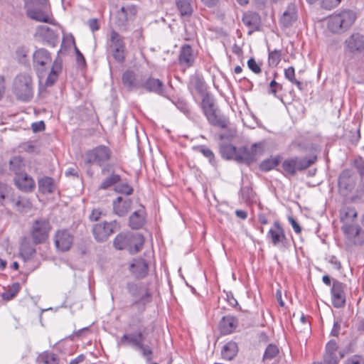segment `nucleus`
I'll return each instance as SVG.
<instances>
[{
  "instance_id": "1",
  "label": "nucleus",
  "mask_w": 364,
  "mask_h": 364,
  "mask_svg": "<svg viewBox=\"0 0 364 364\" xmlns=\"http://www.w3.org/2000/svg\"><path fill=\"white\" fill-rule=\"evenodd\" d=\"M357 216V212L353 208L346 207L340 211L341 230L346 242L350 245L360 246L364 245V230L358 224Z\"/></svg>"
},
{
  "instance_id": "2",
  "label": "nucleus",
  "mask_w": 364,
  "mask_h": 364,
  "mask_svg": "<svg viewBox=\"0 0 364 364\" xmlns=\"http://www.w3.org/2000/svg\"><path fill=\"white\" fill-rule=\"evenodd\" d=\"M12 92L18 100L30 101L34 93L31 75L28 73H20L16 75L13 80Z\"/></svg>"
},
{
  "instance_id": "3",
  "label": "nucleus",
  "mask_w": 364,
  "mask_h": 364,
  "mask_svg": "<svg viewBox=\"0 0 364 364\" xmlns=\"http://www.w3.org/2000/svg\"><path fill=\"white\" fill-rule=\"evenodd\" d=\"M356 18V14L348 9L334 13L328 18L327 28L333 33H343L352 26Z\"/></svg>"
},
{
  "instance_id": "4",
  "label": "nucleus",
  "mask_w": 364,
  "mask_h": 364,
  "mask_svg": "<svg viewBox=\"0 0 364 364\" xmlns=\"http://www.w3.org/2000/svg\"><path fill=\"white\" fill-rule=\"evenodd\" d=\"M30 5L26 3L27 16L39 22L54 24V20L49 11L48 0H31Z\"/></svg>"
},
{
  "instance_id": "5",
  "label": "nucleus",
  "mask_w": 364,
  "mask_h": 364,
  "mask_svg": "<svg viewBox=\"0 0 364 364\" xmlns=\"http://www.w3.org/2000/svg\"><path fill=\"white\" fill-rule=\"evenodd\" d=\"M144 240L140 235L132 233H119L114 238L113 245L116 249L127 250L131 254L139 252L143 246Z\"/></svg>"
},
{
  "instance_id": "6",
  "label": "nucleus",
  "mask_w": 364,
  "mask_h": 364,
  "mask_svg": "<svg viewBox=\"0 0 364 364\" xmlns=\"http://www.w3.org/2000/svg\"><path fill=\"white\" fill-rule=\"evenodd\" d=\"M107 51L117 62L124 61L126 47L124 38L114 30L110 31L107 38Z\"/></svg>"
},
{
  "instance_id": "7",
  "label": "nucleus",
  "mask_w": 364,
  "mask_h": 364,
  "mask_svg": "<svg viewBox=\"0 0 364 364\" xmlns=\"http://www.w3.org/2000/svg\"><path fill=\"white\" fill-rule=\"evenodd\" d=\"M316 157L310 159L291 157L285 159L282 167L286 174L294 176L297 171H302L311 166L316 161Z\"/></svg>"
},
{
  "instance_id": "8",
  "label": "nucleus",
  "mask_w": 364,
  "mask_h": 364,
  "mask_svg": "<svg viewBox=\"0 0 364 364\" xmlns=\"http://www.w3.org/2000/svg\"><path fill=\"white\" fill-rule=\"evenodd\" d=\"M112 156V151L108 146H98L85 154V162L88 164H97L100 166L108 161Z\"/></svg>"
},
{
  "instance_id": "9",
  "label": "nucleus",
  "mask_w": 364,
  "mask_h": 364,
  "mask_svg": "<svg viewBox=\"0 0 364 364\" xmlns=\"http://www.w3.org/2000/svg\"><path fill=\"white\" fill-rule=\"evenodd\" d=\"M50 228L48 220L39 219L34 221L31 230L33 243L37 245L45 242L48 238Z\"/></svg>"
},
{
  "instance_id": "10",
  "label": "nucleus",
  "mask_w": 364,
  "mask_h": 364,
  "mask_svg": "<svg viewBox=\"0 0 364 364\" xmlns=\"http://www.w3.org/2000/svg\"><path fill=\"white\" fill-rule=\"evenodd\" d=\"M356 177L355 174L348 169L341 172L338 178V187L341 194L347 196L355 188Z\"/></svg>"
},
{
  "instance_id": "11",
  "label": "nucleus",
  "mask_w": 364,
  "mask_h": 364,
  "mask_svg": "<svg viewBox=\"0 0 364 364\" xmlns=\"http://www.w3.org/2000/svg\"><path fill=\"white\" fill-rule=\"evenodd\" d=\"M260 146L257 144H252L250 148L241 147L237 149L235 161L239 163L250 164L257 159L260 154Z\"/></svg>"
},
{
  "instance_id": "12",
  "label": "nucleus",
  "mask_w": 364,
  "mask_h": 364,
  "mask_svg": "<svg viewBox=\"0 0 364 364\" xmlns=\"http://www.w3.org/2000/svg\"><path fill=\"white\" fill-rule=\"evenodd\" d=\"M141 88L146 92H153L160 96H166V87L164 82L158 78L151 76H143Z\"/></svg>"
},
{
  "instance_id": "13",
  "label": "nucleus",
  "mask_w": 364,
  "mask_h": 364,
  "mask_svg": "<svg viewBox=\"0 0 364 364\" xmlns=\"http://www.w3.org/2000/svg\"><path fill=\"white\" fill-rule=\"evenodd\" d=\"M345 52L351 54L360 53L364 50V36L353 33L344 41Z\"/></svg>"
},
{
  "instance_id": "14",
  "label": "nucleus",
  "mask_w": 364,
  "mask_h": 364,
  "mask_svg": "<svg viewBox=\"0 0 364 364\" xmlns=\"http://www.w3.org/2000/svg\"><path fill=\"white\" fill-rule=\"evenodd\" d=\"M117 225V223L116 221L109 223L104 222L95 225L92 229V233L95 240L98 242L107 240L114 232Z\"/></svg>"
},
{
  "instance_id": "15",
  "label": "nucleus",
  "mask_w": 364,
  "mask_h": 364,
  "mask_svg": "<svg viewBox=\"0 0 364 364\" xmlns=\"http://www.w3.org/2000/svg\"><path fill=\"white\" fill-rule=\"evenodd\" d=\"M54 243L58 251L67 252L73 245V236L67 230H58L54 236Z\"/></svg>"
},
{
  "instance_id": "16",
  "label": "nucleus",
  "mask_w": 364,
  "mask_h": 364,
  "mask_svg": "<svg viewBox=\"0 0 364 364\" xmlns=\"http://www.w3.org/2000/svg\"><path fill=\"white\" fill-rule=\"evenodd\" d=\"M136 12V8L133 5L122 6L115 15V23L119 27L125 26L129 21L134 18Z\"/></svg>"
},
{
  "instance_id": "17",
  "label": "nucleus",
  "mask_w": 364,
  "mask_h": 364,
  "mask_svg": "<svg viewBox=\"0 0 364 364\" xmlns=\"http://www.w3.org/2000/svg\"><path fill=\"white\" fill-rule=\"evenodd\" d=\"M36 36L53 47H55L58 43V33L47 26H38L36 28Z\"/></svg>"
},
{
  "instance_id": "18",
  "label": "nucleus",
  "mask_w": 364,
  "mask_h": 364,
  "mask_svg": "<svg viewBox=\"0 0 364 364\" xmlns=\"http://www.w3.org/2000/svg\"><path fill=\"white\" fill-rule=\"evenodd\" d=\"M50 53L45 48L36 50L33 54V65L37 72L44 70L45 66L51 62Z\"/></svg>"
},
{
  "instance_id": "19",
  "label": "nucleus",
  "mask_w": 364,
  "mask_h": 364,
  "mask_svg": "<svg viewBox=\"0 0 364 364\" xmlns=\"http://www.w3.org/2000/svg\"><path fill=\"white\" fill-rule=\"evenodd\" d=\"M203 114L206 117L208 122L213 126L225 129L228 125V118L221 114L216 107L207 110Z\"/></svg>"
},
{
  "instance_id": "20",
  "label": "nucleus",
  "mask_w": 364,
  "mask_h": 364,
  "mask_svg": "<svg viewBox=\"0 0 364 364\" xmlns=\"http://www.w3.org/2000/svg\"><path fill=\"white\" fill-rule=\"evenodd\" d=\"M203 114L206 117L208 122L213 126L225 129L228 125V118L221 114L216 107L207 110Z\"/></svg>"
},
{
  "instance_id": "21",
  "label": "nucleus",
  "mask_w": 364,
  "mask_h": 364,
  "mask_svg": "<svg viewBox=\"0 0 364 364\" xmlns=\"http://www.w3.org/2000/svg\"><path fill=\"white\" fill-rule=\"evenodd\" d=\"M345 285L338 282L333 281L331 288L332 303L336 308H341L345 305L346 296L344 293Z\"/></svg>"
},
{
  "instance_id": "22",
  "label": "nucleus",
  "mask_w": 364,
  "mask_h": 364,
  "mask_svg": "<svg viewBox=\"0 0 364 364\" xmlns=\"http://www.w3.org/2000/svg\"><path fill=\"white\" fill-rule=\"evenodd\" d=\"M132 201L130 198L118 196L112 202L113 212L119 217L127 215L131 209Z\"/></svg>"
},
{
  "instance_id": "23",
  "label": "nucleus",
  "mask_w": 364,
  "mask_h": 364,
  "mask_svg": "<svg viewBox=\"0 0 364 364\" xmlns=\"http://www.w3.org/2000/svg\"><path fill=\"white\" fill-rule=\"evenodd\" d=\"M16 187L23 192H31L35 188V181L26 173H16L14 178Z\"/></svg>"
},
{
  "instance_id": "24",
  "label": "nucleus",
  "mask_w": 364,
  "mask_h": 364,
  "mask_svg": "<svg viewBox=\"0 0 364 364\" xmlns=\"http://www.w3.org/2000/svg\"><path fill=\"white\" fill-rule=\"evenodd\" d=\"M143 342L144 336L142 332L139 331L137 333L124 334L118 342V346H131L137 349L142 347Z\"/></svg>"
},
{
  "instance_id": "25",
  "label": "nucleus",
  "mask_w": 364,
  "mask_h": 364,
  "mask_svg": "<svg viewBox=\"0 0 364 364\" xmlns=\"http://www.w3.org/2000/svg\"><path fill=\"white\" fill-rule=\"evenodd\" d=\"M178 61L180 65L185 68L193 66L195 61V55L190 45L185 44L181 47Z\"/></svg>"
},
{
  "instance_id": "26",
  "label": "nucleus",
  "mask_w": 364,
  "mask_h": 364,
  "mask_svg": "<svg viewBox=\"0 0 364 364\" xmlns=\"http://www.w3.org/2000/svg\"><path fill=\"white\" fill-rule=\"evenodd\" d=\"M242 22L248 28L249 35H251L255 31H258L261 26V20L259 14L251 11L244 14Z\"/></svg>"
},
{
  "instance_id": "27",
  "label": "nucleus",
  "mask_w": 364,
  "mask_h": 364,
  "mask_svg": "<svg viewBox=\"0 0 364 364\" xmlns=\"http://www.w3.org/2000/svg\"><path fill=\"white\" fill-rule=\"evenodd\" d=\"M129 271L136 278H143L148 272V264L144 259H134L129 265Z\"/></svg>"
},
{
  "instance_id": "28",
  "label": "nucleus",
  "mask_w": 364,
  "mask_h": 364,
  "mask_svg": "<svg viewBox=\"0 0 364 364\" xmlns=\"http://www.w3.org/2000/svg\"><path fill=\"white\" fill-rule=\"evenodd\" d=\"M143 76H136L135 73L130 70L125 71L122 77V82L129 90L141 88V83Z\"/></svg>"
},
{
  "instance_id": "29",
  "label": "nucleus",
  "mask_w": 364,
  "mask_h": 364,
  "mask_svg": "<svg viewBox=\"0 0 364 364\" xmlns=\"http://www.w3.org/2000/svg\"><path fill=\"white\" fill-rule=\"evenodd\" d=\"M267 236L271 239L272 242L275 246L278 245L286 239L284 230L279 222L274 223V227L269 230Z\"/></svg>"
},
{
  "instance_id": "30",
  "label": "nucleus",
  "mask_w": 364,
  "mask_h": 364,
  "mask_svg": "<svg viewBox=\"0 0 364 364\" xmlns=\"http://www.w3.org/2000/svg\"><path fill=\"white\" fill-rule=\"evenodd\" d=\"M237 326V320L231 316H223L219 323V328L223 334L232 333Z\"/></svg>"
},
{
  "instance_id": "31",
  "label": "nucleus",
  "mask_w": 364,
  "mask_h": 364,
  "mask_svg": "<svg viewBox=\"0 0 364 364\" xmlns=\"http://www.w3.org/2000/svg\"><path fill=\"white\" fill-rule=\"evenodd\" d=\"M145 221V210L141 206L139 210L134 211L129 217V226L132 229H139Z\"/></svg>"
},
{
  "instance_id": "32",
  "label": "nucleus",
  "mask_w": 364,
  "mask_h": 364,
  "mask_svg": "<svg viewBox=\"0 0 364 364\" xmlns=\"http://www.w3.org/2000/svg\"><path fill=\"white\" fill-rule=\"evenodd\" d=\"M36 253V249L31 245L29 239L23 237L20 246V256L24 260L30 259Z\"/></svg>"
},
{
  "instance_id": "33",
  "label": "nucleus",
  "mask_w": 364,
  "mask_h": 364,
  "mask_svg": "<svg viewBox=\"0 0 364 364\" xmlns=\"http://www.w3.org/2000/svg\"><path fill=\"white\" fill-rule=\"evenodd\" d=\"M238 352V347L235 342L227 343L221 350V355L223 359L230 360L234 358Z\"/></svg>"
},
{
  "instance_id": "34",
  "label": "nucleus",
  "mask_w": 364,
  "mask_h": 364,
  "mask_svg": "<svg viewBox=\"0 0 364 364\" xmlns=\"http://www.w3.org/2000/svg\"><path fill=\"white\" fill-rule=\"evenodd\" d=\"M62 70V63L60 60H55L52 65L50 72L46 79V85L51 86L57 80L58 75Z\"/></svg>"
},
{
  "instance_id": "35",
  "label": "nucleus",
  "mask_w": 364,
  "mask_h": 364,
  "mask_svg": "<svg viewBox=\"0 0 364 364\" xmlns=\"http://www.w3.org/2000/svg\"><path fill=\"white\" fill-rule=\"evenodd\" d=\"M38 189L42 193H50L53 191V180L50 177L45 176L38 180Z\"/></svg>"
},
{
  "instance_id": "36",
  "label": "nucleus",
  "mask_w": 364,
  "mask_h": 364,
  "mask_svg": "<svg viewBox=\"0 0 364 364\" xmlns=\"http://www.w3.org/2000/svg\"><path fill=\"white\" fill-rule=\"evenodd\" d=\"M237 149L230 144H223L220 145V151L221 156L226 159L235 160Z\"/></svg>"
},
{
  "instance_id": "37",
  "label": "nucleus",
  "mask_w": 364,
  "mask_h": 364,
  "mask_svg": "<svg viewBox=\"0 0 364 364\" xmlns=\"http://www.w3.org/2000/svg\"><path fill=\"white\" fill-rule=\"evenodd\" d=\"M37 360L39 363L43 364H59V360L53 353L51 352H43L38 355Z\"/></svg>"
},
{
  "instance_id": "38",
  "label": "nucleus",
  "mask_w": 364,
  "mask_h": 364,
  "mask_svg": "<svg viewBox=\"0 0 364 364\" xmlns=\"http://www.w3.org/2000/svg\"><path fill=\"white\" fill-rule=\"evenodd\" d=\"M120 181L121 176L119 174L112 173L102 181L100 185V188L103 190L108 189L111 186L116 185Z\"/></svg>"
},
{
  "instance_id": "39",
  "label": "nucleus",
  "mask_w": 364,
  "mask_h": 364,
  "mask_svg": "<svg viewBox=\"0 0 364 364\" xmlns=\"http://www.w3.org/2000/svg\"><path fill=\"white\" fill-rule=\"evenodd\" d=\"M296 20V14L294 9H289L284 11L281 18V23L285 27L290 26Z\"/></svg>"
},
{
  "instance_id": "40",
  "label": "nucleus",
  "mask_w": 364,
  "mask_h": 364,
  "mask_svg": "<svg viewBox=\"0 0 364 364\" xmlns=\"http://www.w3.org/2000/svg\"><path fill=\"white\" fill-rule=\"evenodd\" d=\"M176 5L181 16H188L191 15L193 10L188 0H177Z\"/></svg>"
},
{
  "instance_id": "41",
  "label": "nucleus",
  "mask_w": 364,
  "mask_h": 364,
  "mask_svg": "<svg viewBox=\"0 0 364 364\" xmlns=\"http://www.w3.org/2000/svg\"><path fill=\"white\" fill-rule=\"evenodd\" d=\"M280 162L279 157L269 158L264 160L259 166L262 171H269L274 168Z\"/></svg>"
},
{
  "instance_id": "42",
  "label": "nucleus",
  "mask_w": 364,
  "mask_h": 364,
  "mask_svg": "<svg viewBox=\"0 0 364 364\" xmlns=\"http://www.w3.org/2000/svg\"><path fill=\"white\" fill-rule=\"evenodd\" d=\"M28 49L25 46L17 48L15 55L17 61L21 64H26L28 63Z\"/></svg>"
},
{
  "instance_id": "43",
  "label": "nucleus",
  "mask_w": 364,
  "mask_h": 364,
  "mask_svg": "<svg viewBox=\"0 0 364 364\" xmlns=\"http://www.w3.org/2000/svg\"><path fill=\"white\" fill-rule=\"evenodd\" d=\"M215 107H216V105L213 97L211 95L206 93L203 97V100L201 102V107L203 109V112H205L208 109H211Z\"/></svg>"
},
{
  "instance_id": "44",
  "label": "nucleus",
  "mask_w": 364,
  "mask_h": 364,
  "mask_svg": "<svg viewBox=\"0 0 364 364\" xmlns=\"http://www.w3.org/2000/svg\"><path fill=\"white\" fill-rule=\"evenodd\" d=\"M279 352V348L276 345L269 344L264 351L263 360H270L275 358L278 355Z\"/></svg>"
},
{
  "instance_id": "45",
  "label": "nucleus",
  "mask_w": 364,
  "mask_h": 364,
  "mask_svg": "<svg viewBox=\"0 0 364 364\" xmlns=\"http://www.w3.org/2000/svg\"><path fill=\"white\" fill-rule=\"evenodd\" d=\"M284 76L291 83L296 85V87L301 90V82L295 78V70L294 67L291 66L284 70Z\"/></svg>"
},
{
  "instance_id": "46",
  "label": "nucleus",
  "mask_w": 364,
  "mask_h": 364,
  "mask_svg": "<svg viewBox=\"0 0 364 364\" xmlns=\"http://www.w3.org/2000/svg\"><path fill=\"white\" fill-rule=\"evenodd\" d=\"M14 206L18 211L22 212L25 209H29L31 208V203L29 200L23 197H18L16 200H13Z\"/></svg>"
},
{
  "instance_id": "47",
  "label": "nucleus",
  "mask_w": 364,
  "mask_h": 364,
  "mask_svg": "<svg viewBox=\"0 0 364 364\" xmlns=\"http://www.w3.org/2000/svg\"><path fill=\"white\" fill-rule=\"evenodd\" d=\"M20 290L18 283H15L12 287L2 294V298L5 300H11L14 298Z\"/></svg>"
},
{
  "instance_id": "48",
  "label": "nucleus",
  "mask_w": 364,
  "mask_h": 364,
  "mask_svg": "<svg viewBox=\"0 0 364 364\" xmlns=\"http://www.w3.org/2000/svg\"><path fill=\"white\" fill-rule=\"evenodd\" d=\"M281 50H274L273 51L269 52L268 63L271 66H277L281 60Z\"/></svg>"
},
{
  "instance_id": "49",
  "label": "nucleus",
  "mask_w": 364,
  "mask_h": 364,
  "mask_svg": "<svg viewBox=\"0 0 364 364\" xmlns=\"http://www.w3.org/2000/svg\"><path fill=\"white\" fill-rule=\"evenodd\" d=\"M114 191L117 193L129 196L133 193V188L127 183H121L115 186Z\"/></svg>"
},
{
  "instance_id": "50",
  "label": "nucleus",
  "mask_w": 364,
  "mask_h": 364,
  "mask_svg": "<svg viewBox=\"0 0 364 364\" xmlns=\"http://www.w3.org/2000/svg\"><path fill=\"white\" fill-rule=\"evenodd\" d=\"M247 66L254 73L259 74L262 72L259 65L255 61L253 58H251L247 61Z\"/></svg>"
},
{
  "instance_id": "51",
  "label": "nucleus",
  "mask_w": 364,
  "mask_h": 364,
  "mask_svg": "<svg viewBox=\"0 0 364 364\" xmlns=\"http://www.w3.org/2000/svg\"><path fill=\"white\" fill-rule=\"evenodd\" d=\"M341 0H321V6L325 9H331L337 6Z\"/></svg>"
},
{
  "instance_id": "52",
  "label": "nucleus",
  "mask_w": 364,
  "mask_h": 364,
  "mask_svg": "<svg viewBox=\"0 0 364 364\" xmlns=\"http://www.w3.org/2000/svg\"><path fill=\"white\" fill-rule=\"evenodd\" d=\"M9 192V187L4 183H0V205H4V200Z\"/></svg>"
},
{
  "instance_id": "53",
  "label": "nucleus",
  "mask_w": 364,
  "mask_h": 364,
  "mask_svg": "<svg viewBox=\"0 0 364 364\" xmlns=\"http://www.w3.org/2000/svg\"><path fill=\"white\" fill-rule=\"evenodd\" d=\"M324 364H338V358L336 354L325 353L323 356Z\"/></svg>"
},
{
  "instance_id": "54",
  "label": "nucleus",
  "mask_w": 364,
  "mask_h": 364,
  "mask_svg": "<svg viewBox=\"0 0 364 364\" xmlns=\"http://www.w3.org/2000/svg\"><path fill=\"white\" fill-rule=\"evenodd\" d=\"M198 150L204 156L209 159L210 162H211L214 159V154L210 149L206 148L204 146H201L198 148Z\"/></svg>"
},
{
  "instance_id": "55",
  "label": "nucleus",
  "mask_w": 364,
  "mask_h": 364,
  "mask_svg": "<svg viewBox=\"0 0 364 364\" xmlns=\"http://www.w3.org/2000/svg\"><path fill=\"white\" fill-rule=\"evenodd\" d=\"M240 193L244 200H248L252 198V191L248 186H244L241 188Z\"/></svg>"
},
{
  "instance_id": "56",
  "label": "nucleus",
  "mask_w": 364,
  "mask_h": 364,
  "mask_svg": "<svg viewBox=\"0 0 364 364\" xmlns=\"http://www.w3.org/2000/svg\"><path fill=\"white\" fill-rule=\"evenodd\" d=\"M338 349L337 344L335 341H329L326 346V353L336 354Z\"/></svg>"
},
{
  "instance_id": "57",
  "label": "nucleus",
  "mask_w": 364,
  "mask_h": 364,
  "mask_svg": "<svg viewBox=\"0 0 364 364\" xmlns=\"http://www.w3.org/2000/svg\"><path fill=\"white\" fill-rule=\"evenodd\" d=\"M269 87L270 89L269 92L275 97L277 96V90H281L282 88V85L277 83L274 80L271 81Z\"/></svg>"
},
{
  "instance_id": "58",
  "label": "nucleus",
  "mask_w": 364,
  "mask_h": 364,
  "mask_svg": "<svg viewBox=\"0 0 364 364\" xmlns=\"http://www.w3.org/2000/svg\"><path fill=\"white\" fill-rule=\"evenodd\" d=\"M137 349L141 350L143 355L146 358L147 360H151V355H152V350L149 346H146L144 344V342L142 343V347L138 348Z\"/></svg>"
},
{
  "instance_id": "59",
  "label": "nucleus",
  "mask_w": 364,
  "mask_h": 364,
  "mask_svg": "<svg viewBox=\"0 0 364 364\" xmlns=\"http://www.w3.org/2000/svg\"><path fill=\"white\" fill-rule=\"evenodd\" d=\"M31 128L34 132H41L45 129V124L43 121L34 122L31 124Z\"/></svg>"
},
{
  "instance_id": "60",
  "label": "nucleus",
  "mask_w": 364,
  "mask_h": 364,
  "mask_svg": "<svg viewBox=\"0 0 364 364\" xmlns=\"http://www.w3.org/2000/svg\"><path fill=\"white\" fill-rule=\"evenodd\" d=\"M355 164L360 175L364 176V160L362 159L356 160Z\"/></svg>"
},
{
  "instance_id": "61",
  "label": "nucleus",
  "mask_w": 364,
  "mask_h": 364,
  "mask_svg": "<svg viewBox=\"0 0 364 364\" xmlns=\"http://www.w3.org/2000/svg\"><path fill=\"white\" fill-rule=\"evenodd\" d=\"M289 221L292 226L294 232L297 234H299L301 232V228L299 224L296 222V220L292 217L289 218Z\"/></svg>"
},
{
  "instance_id": "62",
  "label": "nucleus",
  "mask_w": 364,
  "mask_h": 364,
  "mask_svg": "<svg viewBox=\"0 0 364 364\" xmlns=\"http://www.w3.org/2000/svg\"><path fill=\"white\" fill-rule=\"evenodd\" d=\"M88 26L92 32L98 31L100 28L97 20L96 18H92V19L89 20Z\"/></svg>"
},
{
  "instance_id": "63",
  "label": "nucleus",
  "mask_w": 364,
  "mask_h": 364,
  "mask_svg": "<svg viewBox=\"0 0 364 364\" xmlns=\"http://www.w3.org/2000/svg\"><path fill=\"white\" fill-rule=\"evenodd\" d=\"M363 359L358 355H354L348 358L346 361V364H361Z\"/></svg>"
},
{
  "instance_id": "64",
  "label": "nucleus",
  "mask_w": 364,
  "mask_h": 364,
  "mask_svg": "<svg viewBox=\"0 0 364 364\" xmlns=\"http://www.w3.org/2000/svg\"><path fill=\"white\" fill-rule=\"evenodd\" d=\"M85 359V356L82 354L78 355L75 359L72 360L70 363V364H78L80 363H82Z\"/></svg>"
}]
</instances>
